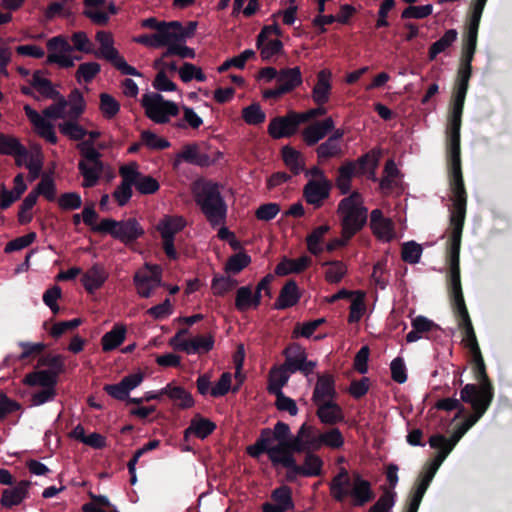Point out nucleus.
Instances as JSON below:
<instances>
[{
    "label": "nucleus",
    "instance_id": "obj_38",
    "mask_svg": "<svg viewBox=\"0 0 512 512\" xmlns=\"http://www.w3.org/2000/svg\"><path fill=\"white\" fill-rule=\"evenodd\" d=\"M0 155L29 156V152L16 137L0 133Z\"/></svg>",
    "mask_w": 512,
    "mask_h": 512
},
{
    "label": "nucleus",
    "instance_id": "obj_34",
    "mask_svg": "<svg viewBox=\"0 0 512 512\" xmlns=\"http://www.w3.org/2000/svg\"><path fill=\"white\" fill-rule=\"evenodd\" d=\"M277 84L280 85L286 93H290L302 84V74L299 67L281 69Z\"/></svg>",
    "mask_w": 512,
    "mask_h": 512
},
{
    "label": "nucleus",
    "instance_id": "obj_40",
    "mask_svg": "<svg viewBox=\"0 0 512 512\" xmlns=\"http://www.w3.org/2000/svg\"><path fill=\"white\" fill-rule=\"evenodd\" d=\"M305 457L303 465L298 468L300 472H303V477H317L322 474L324 462L320 456L314 453V451H304Z\"/></svg>",
    "mask_w": 512,
    "mask_h": 512
},
{
    "label": "nucleus",
    "instance_id": "obj_15",
    "mask_svg": "<svg viewBox=\"0 0 512 512\" xmlns=\"http://www.w3.org/2000/svg\"><path fill=\"white\" fill-rule=\"evenodd\" d=\"M83 5V16L98 26L107 25L110 15L118 13L117 6L113 2L107 5L106 0H83Z\"/></svg>",
    "mask_w": 512,
    "mask_h": 512
},
{
    "label": "nucleus",
    "instance_id": "obj_32",
    "mask_svg": "<svg viewBox=\"0 0 512 512\" xmlns=\"http://www.w3.org/2000/svg\"><path fill=\"white\" fill-rule=\"evenodd\" d=\"M292 436L290 426L282 421H278L274 427L263 428L255 442H278Z\"/></svg>",
    "mask_w": 512,
    "mask_h": 512
},
{
    "label": "nucleus",
    "instance_id": "obj_43",
    "mask_svg": "<svg viewBox=\"0 0 512 512\" xmlns=\"http://www.w3.org/2000/svg\"><path fill=\"white\" fill-rule=\"evenodd\" d=\"M329 229L330 227L328 225H321L314 228L312 232L307 236V249L311 254L318 256L323 252V239L324 236L328 233Z\"/></svg>",
    "mask_w": 512,
    "mask_h": 512
},
{
    "label": "nucleus",
    "instance_id": "obj_18",
    "mask_svg": "<svg viewBox=\"0 0 512 512\" xmlns=\"http://www.w3.org/2000/svg\"><path fill=\"white\" fill-rule=\"evenodd\" d=\"M24 111L27 118L34 126L36 133L48 143L56 145L58 137L55 133L54 125L29 105L24 106Z\"/></svg>",
    "mask_w": 512,
    "mask_h": 512
},
{
    "label": "nucleus",
    "instance_id": "obj_44",
    "mask_svg": "<svg viewBox=\"0 0 512 512\" xmlns=\"http://www.w3.org/2000/svg\"><path fill=\"white\" fill-rule=\"evenodd\" d=\"M458 33L455 29L447 30L440 39L435 41L428 50L429 60H435L437 55L445 52L456 40Z\"/></svg>",
    "mask_w": 512,
    "mask_h": 512
},
{
    "label": "nucleus",
    "instance_id": "obj_27",
    "mask_svg": "<svg viewBox=\"0 0 512 512\" xmlns=\"http://www.w3.org/2000/svg\"><path fill=\"white\" fill-rule=\"evenodd\" d=\"M216 429V424L208 418L197 413L190 421V425L184 431L185 440L190 434L195 435L199 439H205L211 435Z\"/></svg>",
    "mask_w": 512,
    "mask_h": 512
},
{
    "label": "nucleus",
    "instance_id": "obj_14",
    "mask_svg": "<svg viewBox=\"0 0 512 512\" xmlns=\"http://www.w3.org/2000/svg\"><path fill=\"white\" fill-rule=\"evenodd\" d=\"M301 124L298 112L289 111L285 116L272 118L267 132L273 139L289 138L297 133Z\"/></svg>",
    "mask_w": 512,
    "mask_h": 512
},
{
    "label": "nucleus",
    "instance_id": "obj_60",
    "mask_svg": "<svg viewBox=\"0 0 512 512\" xmlns=\"http://www.w3.org/2000/svg\"><path fill=\"white\" fill-rule=\"evenodd\" d=\"M251 263V257L245 252H239L229 257L225 264V271L238 274Z\"/></svg>",
    "mask_w": 512,
    "mask_h": 512
},
{
    "label": "nucleus",
    "instance_id": "obj_61",
    "mask_svg": "<svg viewBox=\"0 0 512 512\" xmlns=\"http://www.w3.org/2000/svg\"><path fill=\"white\" fill-rule=\"evenodd\" d=\"M238 285V281L229 276H215L211 288L215 296H224Z\"/></svg>",
    "mask_w": 512,
    "mask_h": 512
},
{
    "label": "nucleus",
    "instance_id": "obj_25",
    "mask_svg": "<svg viewBox=\"0 0 512 512\" xmlns=\"http://www.w3.org/2000/svg\"><path fill=\"white\" fill-rule=\"evenodd\" d=\"M301 294L295 280H288L281 288L279 296L273 308L276 310H284L296 305L300 300Z\"/></svg>",
    "mask_w": 512,
    "mask_h": 512
},
{
    "label": "nucleus",
    "instance_id": "obj_5",
    "mask_svg": "<svg viewBox=\"0 0 512 512\" xmlns=\"http://www.w3.org/2000/svg\"><path fill=\"white\" fill-rule=\"evenodd\" d=\"M471 355L472 372L474 379L478 383H468L463 386L460 390V399L463 402H471L474 400L491 405L494 400L495 389L488 376L482 353L480 351L479 353H473Z\"/></svg>",
    "mask_w": 512,
    "mask_h": 512
},
{
    "label": "nucleus",
    "instance_id": "obj_59",
    "mask_svg": "<svg viewBox=\"0 0 512 512\" xmlns=\"http://www.w3.org/2000/svg\"><path fill=\"white\" fill-rule=\"evenodd\" d=\"M423 249L422 246L415 241H408L402 244L401 258L409 264H417L420 261Z\"/></svg>",
    "mask_w": 512,
    "mask_h": 512
},
{
    "label": "nucleus",
    "instance_id": "obj_7",
    "mask_svg": "<svg viewBox=\"0 0 512 512\" xmlns=\"http://www.w3.org/2000/svg\"><path fill=\"white\" fill-rule=\"evenodd\" d=\"M450 266L449 273V296L454 315L458 322L459 329L472 324L468 309L465 304L461 277H460V253H448Z\"/></svg>",
    "mask_w": 512,
    "mask_h": 512
},
{
    "label": "nucleus",
    "instance_id": "obj_50",
    "mask_svg": "<svg viewBox=\"0 0 512 512\" xmlns=\"http://www.w3.org/2000/svg\"><path fill=\"white\" fill-rule=\"evenodd\" d=\"M38 199L39 195L45 197L48 201L53 202L56 200V184L52 177L44 175L41 181L37 184L36 188L31 191Z\"/></svg>",
    "mask_w": 512,
    "mask_h": 512
},
{
    "label": "nucleus",
    "instance_id": "obj_55",
    "mask_svg": "<svg viewBox=\"0 0 512 512\" xmlns=\"http://www.w3.org/2000/svg\"><path fill=\"white\" fill-rule=\"evenodd\" d=\"M271 498L274 504L282 507L286 511L294 509L292 499V490L289 486L283 485L272 491Z\"/></svg>",
    "mask_w": 512,
    "mask_h": 512
},
{
    "label": "nucleus",
    "instance_id": "obj_22",
    "mask_svg": "<svg viewBox=\"0 0 512 512\" xmlns=\"http://www.w3.org/2000/svg\"><path fill=\"white\" fill-rule=\"evenodd\" d=\"M370 227L374 235L382 240L391 241L394 236V223L386 218L380 209H374L370 214Z\"/></svg>",
    "mask_w": 512,
    "mask_h": 512
},
{
    "label": "nucleus",
    "instance_id": "obj_49",
    "mask_svg": "<svg viewBox=\"0 0 512 512\" xmlns=\"http://www.w3.org/2000/svg\"><path fill=\"white\" fill-rule=\"evenodd\" d=\"M320 440V448L326 446L331 449H340L344 445V437L338 428H331L323 433L318 434Z\"/></svg>",
    "mask_w": 512,
    "mask_h": 512
},
{
    "label": "nucleus",
    "instance_id": "obj_36",
    "mask_svg": "<svg viewBox=\"0 0 512 512\" xmlns=\"http://www.w3.org/2000/svg\"><path fill=\"white\" fill-rule=\"evenodd\" d=\"M125 337L126 327L122 324H115L110 331L102 336V350L104 352H110L116 349L124 342Z\"/></svg>",
    "mask_w": 512,
    "mask_h": 512
},
{
    "label": "nucleus",
    "instance_id": "obj_52",
    "mask_svg": "<svg viewBox=\"0 0 512 512\" xmlns=\"http://www.w3.org/2000/svg\"><path fill=\"white\" fill-rule=\"evenodd\" d=\"M322 266H327L325 279L329 283H339L347 273L346 265L339 260L325 261Z\"/></svg>",
    "mask_w": 512,
    "mask_h": 512
},
{
    "label": "nucleus",
    "instance_id": "obj_39",
    "mask_svg": "<svg viewBox=\"0 0 512 512\" xmlns=\"http://www.w3.org/2000/svg\"><path fill=\"white\" fill-rule=\"evenodd\" d=\"M295 436L301 442L304 451H318L320 449V440L313 426L303 423Z\"/></svg>",
    "mask_w": 512,
    "mask_h": 512
},
{
    "label": "nucleus",
    "instance_id": "obj_33",
    "mask_svg": "<svg viewBox=\"0 0 512 512\" xmlns=\"http://www.w3.org/2000/svg\"><path fill=\"white\" fill-rule=\"evenodd\" d=\"M284 355L285 361L282 365L286 370L290 371V373L298 372L300 364L303 363L307 356L305 349L297 343L290 344L284 350Z\"/></svg>",
    "mask_w": 512,
    "mask_h": 512
},
{
    "label": "nucleus",
    "instance_id": "obj_58",
    "mask_svg": "<svg viewBox=\"0 0 512 512\" xmlns=\"http://www.w3.org/2000/svg\"><path fill=\"white\" fill-rule=\"evenodd\" d=\"M396 492L383 488V494L369 508L368 512H390L395 505Z\"/></svg>",
    "mask_w": 512,
    "mask_h": 512
},
{
    "label": "nucleus",
    "instance_id": "obj_37",
    "mask_svg": "<svg viewBox=\"0 0 512 512\" xmlns=\"http://www.w3.org/2000/svg\"><path fill=\"white\" fill-rule=\"evenodd\" d=\"M291 374L283 365L273 367L269 373L268 392L272 395L282 393V388L288 383Z\"/></svg>",
    "mask_w": 512,
    "mask_h": 512
},
{
    "label": "nucleus",
    "instance_id": "obj_2",
    "mask_svg": "<svg viewBox=\"0 0 512 512\" xmlns=\"http://www.w3.org/2000/svg\"><path fill=\"white\" fill-rule=\"evenodd\" d=\"M446 153L449 188L453 202L449 219L451 233L448 241V253H460L467 208V192L461 163L460 134H446Z\"/></svg>",
    "mask_w": 512,
    "mask_h": 512
},
{
    "label": "nucleus",
    "instance_id": "obj_53",
    "mask_svg": "<svg viewBox=\"0 0 512 512\" xmlns=\"http://www.w3.org/2000/svg\"><path fill=\"white\" fill-rule=\"evenodd\" d=\"M133 41L138 44L154 48L164 47L166 44L170 43L167 33L163 30L159 31V33L139 35L134 37Z\"/></svg>",
    "mask_w": 512,
    "mask_h": 512
},
{
    "label": "nucleus",
    "instance_id": "obj_12",
    "mask_svg": "<svg viewBox=\"0 0 512 512\" xmlns=\"http://www.w3.org/2000/svg\"><path fill=\"white\" fill-rule=\"evenodd\" d=\"M141 105L145 110V115L157 124H165L170 121V117L179 114V108L173 101L165 100L159 93H145L141 99Z\"/></svg>",
    "mask_w": 512,
    "mask_h": 512
},
{
    "label": "nucleus",
    "instance_id": "obj_17",
    "mask_svg": "<svg viewBox=\"0 0 512 512\" xmlns=\"http://www.w3.org/2000/svg\"><path fill=\"white\" fill-rule=\"evenodd\" d=\"M332 183L330 180L316 181L309 180L303 188V196L308 204L316 208L322 206L324 200L330 196Z\"/></svg>",
    "mask_w": 512,
    "mask_h": 512
},
{
    "label": "nucleus",
    "instance_id": "obj_13",
    "mask_svg": "<svg viewBox=\"0 0 512 512\" xmlns=\"http://www.w3.org/2000/svg\"><path fill=\"white\" fill-rule=\"evenodd\" d=\"M246 453L253 459L259 460L263 454H267L273 467H278L288 459L295 458L291 453H287L282 446L276 442H254L247 446Z\"/></svg>",
    "mask_w": 512,
    "mask_h": 512
},
{
    "label": "nucleus",
    "instance_id": "obj_19",
    "mask_svg": "<svg viewBox=\"0 0 512 512\" xmlns=\"http://www.w3.org/2000/svg\"><path fill=\"white\" fill-rule=\"evenodd\" d=\"M337 397L334 376L330 373L319 374L315 384L312 402L315 405L334 400Z\"/></svg>",
    "mask_w": 512,
    "mask_h": 512
},
{
    "label": "nucleus",
    "instance_id": "obj_48",
    "mask_svg": "<svg viewBox=\"0 0 512 512\" xmlns=\"http://www.w3.org/2000/svg\"><path fill=\"white\" fill-rule=\"evenodd\" d=\"M61 134L73 141L83 140L88 131L75 120H67L58 124Z\"/></svg>",
    "mask_w": 512,
    "mask_h": 512
},
{
    "label": "nucleus",
    "instance_id": "obj_63",
    "mask_svg": "<svg viewBox=\"0 0 512 512\" xmlns=\"http://www.w3.org/2000/svg\"><path fill=\"white\" fill-rule=\"evenodd\" d=\"M101 71V66L97 62H86L79 65L76 71V79L78 82L82 80L90 83Z\"/></svg>",
    "mask_w": 512,
    "mask_h": 512
},
{
    "label": "nucleus",
    "instance_id": "obj_16",
    "mask_svg": "<svg viewBox=\"0 0 512 512\" xmlns=\"http://www.w3.org/2000/svg\"><path fill=\"white\" fill-rule=\"evenodd\" d=\"M133 282L137 293L142 298L151 297L155 289L164 286L161 279V270L157 265L151 266L150 272H136L133 277Z\"/></svg>",
    "mask_w": 512,
    "mask_h": 512
},
{
    "label": "nucleus",
    "instance_id": "obj_41",
    "mask_svg": "<svg viewBox=\"0 0 512 512\" xmlns=\"http://www.w3.org/2000/svg\"><path fill=\"white\" fill-rule=\"evenodd\" d=\"M352 161L354 162L355 169L359 176L370 174L371 177H374L375 170L378 166V154L374 150H371L360 156L357 160Z\"/></svg>",
    "mask_w": 512,
    "mask_h": 512
},
{
    "label": "nucleus",
    "instance_id": "obj_26",
    "mask_svg": "<svg viewBox=\"0 0 512 512\" xmlns=\"http://www.w3.org/2000/svg\"><path fill=\"white\" fill-rule=\"evenodd\" d=\"M331 72L329 70H321L317 74V82L312 89V99L316 105H325L331 94Z\"/></svg>",
    "mask_w": 512,
    "mask_h": 512
},
{
    "label": "nucleus",
    "instance_id": "obj_47",
    "mask_svg": "<svg viewBox=\"0 0 512 512\" xmlns=\"http://www.w3.org/2000/svg\"><path fill=\"white\" fill-rule=\"evenodd\" d=\"M281 152L285 165L294 175H298L304 168L301 153L288 145L284 146Z\"/></svg>",
    "mask_w": 512,
    "mask_h": 512
},
{
    "label": "nucleus",
    "instance_id": "obj_54",
    "mask_svg": "<svg viewBox=\"0 0 512 512\" xmlns=\"http://www.w3.org/2000/svg\"><path fill=\"white\" fill-rule=\"evenodd\" d=\"M185 41L172 40L170 43L166 44V51L163 52L162 58H169L171 56H179L182 59L190 58L193 59L195 57L194 49L182 45Z\"/></svg>",
    "mask_w": 512,
    "mask_h": 512
},
{
    "label": "nucleus",
    "instance_id": "obj_62",
    "mask_svg": "<svg viewBox=\"0 0 512 512\" xmlns=\"http://www.w3.org/2000/svg\"><path fill=\"white\" fill-rule=\"evenodd\" d=\"M99 108L106 119H112L119 113L120 103L110 94L101 93Z\"/></svg>",
    "mask_w": 512,
    "mask_h": 512
},
{
    "label": "nucleus",
    "instance_id": "obj_28",
    "mask_svg": "<svg viewBox=\"0 0 512 512\" xmlns=\"http://www.w3.org/2000/svg\"><path fill=\"white\" fill-rule=\"evenodd\" d=\"M312 264V259L303 255L298 259L284 257L275 267V273L278 276H287L289 274H299L305 271Z\"/></svg>",
    "mask_w": 512,
    "mask_h": 512
},
{
    "label": "nucleus",
    "instance_id": "obj_9",
    "mask_svg": "<svg viewBox=\"0 0 512 512\" xmlns=\"http://www.w3.org/2000/svg\"><path fill=\"white\" fill-rule=\"evenodd\" d=\"M487 0H472L471 12L463 39L460 67L472 69V61L477 48L478 30Z\"/></svg>",
    "mask_w": 512,
    "mask_h": 512
},
{
    "label": "nucleus",
    "instance_id": "obj_30",
    "mask_svg": "<svg viewBox=\"0 0 512 512\" xmlns=\"http://www.w3.org/2000/svg\"><path fill=\"white\" fill-rule=\"evenodd\" d=\"M166 396L174 403L179 409L185 410L194 406L195 401L190 392L181 386L168 383L166 385Z\"/></svg>",
    "mask_w": 512,
    "mask_h": 512
},
{
    "label": "nucleus",
    "instance_id": "obj_42",
    "mask_svg": "<svg viewBox=\"0 0 512 512\" xmlns=\"http://www.w3.org/2000/svg\"><path fill=\"white\" fill-rule=\"evenodd\" d=\"M186 226V221L182 216H165L157 225V230L160 235L170 234L175 238V235L182 231Z\"/></svg>",
    "mask_w": 512,
    "mask_h": 512
},
{
    "label": "nucleus",
    "instance_id": "obj_3",
    "mask_svg": "<svg viewBox=\"0 0 512 512\" xmlns=\"http://www.w3.org/2000/svg\"><path fill=\"white\" fill-rule=\"evenodd\" d=\"M331 497L338 503H343L351 498L354 507H363L376 497L372 484L359 473H354L351 478L346 468H340L339 472L329 483Z\"/></svg>",
    "mask_w": 512,
    "mask_h": 512
},
{
    "label": "nucleus",
    "instance_id": "obj_4",
    "mask_svg": "<svg viewBox=\"0 0 512 512\" xmlns=\"http://www.w3.org/2000/svg\"><path fill=\"white\" fill-rule=\"evenodd\" d=\"M194 198L201 212L212 226L225 222L227 205L217 183L204 181L197 184L194 189Z\"/></svg>",
    "mask_w": 512,
    "mask_h": 512
},
{
    "label": "nucleus",
    "instance_id": "obj_24",
    "mask_svg": "<svg viewBox=\"0 0 512 512\" xmlns=\"http://www.w3.org/2000/svg\"><path fill=\"white\" fill-rule=\"evenodd\" d=\"M316 406V415L321 423L325 425H335L344 421L343 409L334 400H327L325 403Z\"/></svg>",
    "mask_w": 512,
    "mask_h": 512
},
{
    "label": "nucleus",
    "instance_id": "obj_45",
    "mask_svg": "<svg viewBox=\"0 0 512 512\" xmlns=\"http://www.w3.org/2000/svg\"><path fill=\"white\" fill-rule=\"evenodd\" d=\"M31 86L36 89L42 96L48 99L60 98V93L54 87L49 79L41 77V71L37 70L32 76Z\"/></svg>",
    "mask_w": 512,
    "mask_h": 512
},
{
    "label": "nucleus",
    "instance_id": "obj_8",
    "mask_svg": "<svg viewBox=\"0 0 512 512\" xmlns=\"http://www.w3.org/2000/svg\"><path fill=\"white\" fill-rule=\"evenodd\" d=\"M471 76L472 69L459 67L452 95V107L448 117L446 134H460L464 103Z\"/></svg>",
    "mask_w": 512,
    "mask_h": 512
},
{
    "label": "nucleus",
    "instance_id": "obj_10",
    "mask_svg": "<svg viewBox=\"0 0 512 512\" xmlns=\"http://www.w3.org/2000/svg\"><path fill=\"white\" fill-rule=\"evenodd\" d=\"M93 232L110 234L125 245L135 242L144 235V229L135 218L122 221L104 218L97 226L93 227Z\"/></svg>",
    "mask_w": 512,
    "mask_h": 512
},
{
    "label": "nucleus",
    "instance_id": "obj_51",
    "mask_svg": "<svg viewBox=\"0 0 512 512\" xmlns=\"http://www.w3.org/2000/svg\"><path fill=\"white\" fill-rule=\"evenodd\" d=\"M235 308L241 313L247 312L250 309H256L252 299L251 286H241L237 289L235 295Z\"/></svg>",
    "mask_w": 512,
    "mask_h": 512
},
{
    "label": "nucleus",
    "instance_id": "obj_23",
    "mask_svg": "<svg viewBox=\"0 0 512 512\" xmlns=\"http://www.w3.org/2000/svg\"><path fill=\"white\" fill-rule=\"evenodd\" d=\"M107 279L108 273L104 266L96 263L82 274L81 283L85 290L92 294L96 290L100 289Z\"/></svg>",
    "mask_w": 512,
    "mask_h": 512
},
{
    "label": "nucleus",
    "instance_id": "obj_31",
    "mask_svg": "<svg viewBox=\"0 0 512 512\" xmlns=\"http://www.w3.org/2000/svg\"><path fill=\"white\" fill-rule=\"evenodd\" d=\"M58 382V375L51 370L34 371L27 374L23 383L28 386H41L43 388H55Z\"/></svg>",
    "mask_w": 512,
    "mask_h": 512
},
{
    "label": "nucleus",
    "instance_id": "obj_56",
    "mask_svg": "<svg viewBox=\"0 0 512 512\" xmlns=\"http://www.w3.org/2000/svg\"><path fill=\"white\" fill-rule=\"evenodd\" d=\"M242 118L248 125H260L265 122L266 114L259 103H252L242 109Z\"/></svg>",
    "mask_w": 512,
    "mask_h": 512
},
{
    "label": "nucleus",
    "instance_id": "obj_21",
    "mask_svg": "<svg viewBox=\"0 0 512 512\" xmlns=\"http://www.w3.org/2000/svg\"><path fill=\"white\" fill-rule=\"evenodd\" d=\"M30 486V481L21 480L14 487L4 489L0 498L1 507L12 509L14 506L20 505L29 497Z\"/></svg>",
    "mask_w": 512,
    "mask_h": 512
},
{
    "label": "nucleus",
    "instance_id": "obj_29",
    "mask_svg": "<svg viewBox=\"0 0 512 512\" xmlns=\"http://www.w3.org/2000/svg\"><path fill=\"white\" fill-rule=\"evenodd\" d=\"M338 175L335 180V185L339 189L340 194L346 195L351 190V183L354 177H360L355 169L354 162L346 160L338 168Z\"/></svg>",
    "mask_w": 512,
    "mask_h": 512
},
{
    "label": "nucleus",
    "instance_id": "obj_35",
    "mask_svg": "<svg viewBox=\"0 0 512 512\" xmlns=\"http://www.w3.org/2000/svg\"><path fill=\"white\" fill-rule=\"evenodd\" d=\"M78 170L83 176L82 187L92 188L97 185L104 170V164L97 166V164H90L81 160L78 163Z\"/></svg>",
    "mask_w": 512,
    "mask_h": 512
},
{
    "label": "nucleus",
    "instance_id": "obj_20",
    "mask_svg": "<svg viewBox=\"0 0 512 512\" xmlns=\"http://www.w3.org/2000/svg\"><path fill=\"white\" fill-rule=\"evenodd\" d=\"M333 130L334 120L331 117H327L322 121H315L303 130V141L307 146L312 147L320 140L324 139Z\"/></svg>",
    "mask_w": 512,
    "mask_h": 512
},
{
    "label": "nucleus",
    "instance_id": "obj_46",
    "mask_svg": "<svg viewBox=\"0 0 512 512\" xmlns=\"http://www.w3.org/2000/svg\"><path fill=\"white\" fill-rule=\"evenodd\" d=\"M197 24L196 21H189L184 27L179 21H170V42L172 40L186 41V39L192 38L195 35Z\"/></svg>",
    "mask_w": 512,
    "mask_h": 512
},
{
    "label": "nucleus",
    "instance_id": "obj_1",
    "mask_svg": "<svg viewBox=\"0 0 512 512\" xmlns=\"http://www.w3.org/2000/svg\"><path fill=\"white\" fill-rule=\"evenodd\" d=\"M466 403L471 406L472 413L458 426L450 438H446L442 434H435L429 438L430 447L438 451L434 459L426 464L419 475L415 488L409 498L406 512H418L421 501L441 464L464 434L484 416L491 406L474 400Z\"/></svg>",
    "mask_w": 512,
    "mask_h": 512
},
{
    "label": "nucleus",
    "instance_id": "obj_6",
    "mask_svg": "<svg viewBox=\"0 0 512 512\" xmlns=\"http://www.w3.org/2000/svg\"><path fill=\"white\" fill-rule=\"evenodd\" d=\"M337 212L341 216L342 236L346 240H350L367 222L368 210L357 191L340 200Z\"/></svg>",
    "mask_w": 512,
    "mask_h": 512
},
{
    "label": "nucleus",
    "instance_id": "obj_64",
    "mask_svg": "<svg viewBox=\"0 0 512 512\" xmlns=\"http://www.w3.org/2000/svg\"><path fill=\"white\" fill-rule=\"evenodd\" d=\"M57 204L63 211H73L82 206V198L78 192H65L57 198Z\"/></svg>",
    "mask_w": 512,
    "mask_h": 512
},
{
    "label": "nucleus",
    "instance_id": "obj_57",
    "mask_svg": "<svg viewBox=\"0 0 512 512\" xmlns=\"http://www.w3.org/2000/svg\"><path fill=\"white\" fill-rule=\"evenodd\" d=\"M411 325L421 337H426L427 339L431 338V334L434 331L441 330L438 324L422 315L412 319Z\"/></svg>",
    "mask_w": 512,
    "mask_h": 512
},
{
    "label": "nucleus",
    "instance_id": "obj_11",
    "mask_svg": "<svg viewBox=\"0 0 512 512\" xmlns=\"http://www.w3.org/2000/svg\"><path fill=\"white\" fill-rule=\"evenodd\" d=\"M100 44L99 49H94L93 55L99 59H105L123 75L140 77L142 74L133 66L129 65L119 51L113 46L114 39L110 32L98 31L95 36Z\"/></svg>",
    "mask_w": 512,
    "mask_h": 512
}]
</instances>
